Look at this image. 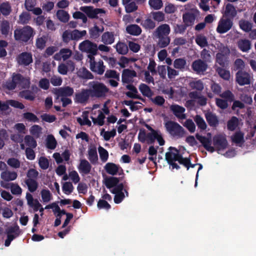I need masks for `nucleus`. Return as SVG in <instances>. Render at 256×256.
Returning <instances> with one entry per match:
<instances>
[{
  "mask_svg": "<svg viewBox=\"0 0 256 256\" xmlns=\"http://www.w3.org/2000/svg\"><path fill=\"white\" fill-rule=\"evenodd\" d=\"M166 158L172 167V169H178L180 166L176 164V161H178L180 164H183L188 169L190 164V160L188 158H184L180 154V151L175 148L170 147L168 151L166 154Z\"/></svg>",
  "mask_w": 256,
  "mask_h": 256,
  "instance_id": "obj_1",
  "label": "nucleus"
},
{
  "mask_svg": "<svg viewBox=\"0 0 256 256\" xmlns=\"http://www.w3.org/2000/svg\"><path fill=\"white\" fill-rule=\"evenodd\" d=\"M30 81L29 78H24L20 74H14L12 80L8 81L6 84V87L8 90H12L18 86L23 88L30 86Z\"/></svg>",
  "mask_w": 256,
  "mask_h": 256,
  "instance_id": "obj_2",
  "label": "nucleus"
},
{
  "mask_svg": "<svg viewBox=\"0 0 256 256\" xmlns=\"http://www.w3.org/2000/svg\"><path fill=\"white\" fill-rule=\"evenodd\" d=\"M138 139L142 142H146L148 144H152L155 140H156L160 146L164 144L165 141L163 138L162 134L160 138L157 136L154 133L146 132L144 130H140L138 133Z\"/></svg>",
  "mask_w": 256,
  "mask_h": 256,
  "instance_id": "obj_3",
  "label": "nucleus"
},
{
  "mask_svg": "<svg viewBox=\"0 0 256 256\" xmlns=\"http://www.w3.org/2000/svg\"><path fill=\"white\" fill-rule=\"evenodd\" d=\"M34 34L35 32L34 29L28 26L16 29L14 32L15 39L24 42H28L34 36Z\"/></svg>",
  "mask_w": 256,
  "mask_h": 256,
  "instance_id": "obj_4",
  "label": "nucleus"
},
{
  "mask_svg": "<svg viewBox=\"0 0 256 256\" xmlns=\"http://www.w3.org/2000/svg\"><path fill=\"white\" fill-rule=\"evenodd\" d=\"M164 126L166 131L172 136L182 138L185 134V130L178 124L168 120L164 122Z\"/></svg>",
  "mask_w": 256,
  "mask_h": 256,
  "instance_id": "obj_5",
  "label": "nucleus"
},
{
  "mask_svg": "<svg viewBox=\"0 0 256 256\" xmlns=\"http://www.w3.org/2000/svg\"><path fill=\"white\" fill-rule=\"evenodd\" d=\"M91 88L90 90L92 96L104 97L108 92V88L104 84L98 82H92L91 84Z\"/></svg>",
  "mask_w": 256,
  "mask_h": 256,
  "instance_id": "obj_6",
  "label": "nucleus"
},
{
  "mask_svg": "<svg viewBox=\"0 0 256 256\" xmlns=\"http://www.w3.org/2000/svg\"><path fill=\"white\" fill-rule=\"evenodd\" d=\"M91 118L95 124L100 126L104 124L105 116L100 109V104H96L93 106L91 112Z\"/></svg>",
  "mask_w": 256,
  "mask_h": 256,
  "instance_id": "obj_7",
  "label": "nucleus"
},
{
  "mask_svg": "<svg viewBox=\"0 0 256 256\" xmlns=\"http://www.w3.org/2000/svg\"><path fill=\"white\" fill-rule=\"evenodd\" d=\"M88 62L90 64V68L92 71L98 74H102L104 72L105 66L102 60H100L98 62H96L92 54H88Z\"/></svg>",
  "mask_w": 256,
  "mask_h": 256,
  "instance_id": "obj_8",
  "label": "nucleus"
},
{
  "mask_svg": "<svg viewBox=\"0 0 256 256\" xmlns=\"http://www.w3.org/2000/svg\"><path fill=\"white\" fill-rule=\"evenodd\" d=\"M79 49L82 52H85L88 54H92L93 56L97 54L98 46L96 44L89 40H86L79 44Z\"/></svg>",
  "mask_w": 256,
  "mask_h": 256,
  "instance_id": "obj_9",
  "label": "nucleus"
},
{
  "mask_svg": "<svg viewBox=\"0 0 256 256\" xmlns=\"http://www.w3.org/2000/svg\"><path fill=\"white\" fill-rule=\"evenodd\" d=\"M80 10L90 18H97L98 16H101L106 13V11L102 8H95L89 6H81Z\"/></svg>",
  "mask_w": 256,
  "mask_h": 256,
  "instance_id": "obj_10",
  "label": "nucleus"
},
{
  "mask_svg": "<svg viewBox=\"0 0 256 256\" xmlns=\"http://www.w3.org/2000/svg\"><path fill=\"white\" fill-rule=\"evenodd\" d=\"M198 14V11L196 8H190V11L186 12L182 14V20L186 26L193 25L196 17Z\"/></svg>",
  "mask_w": 256,
  "mask_h": 256,
  "instance_id": "obj_11",
  "label": "nucleus"
},
{
  "mask_svg": "<svg viewBox=\"0 0 256 256\" xmlns=\"http://www.w3.org/2000/svg\"><path fill=\"white\" fill-rule=\"evenodd\" d=\"M251 76L244 70H240L236 74V81L240 86L250 84Z\"/></svg>",
  "mask_w": 256,
  "mask_h": 256,
  "instance_id": "obj_12",
  "label": "nucleus"
},
{
  "mask_svg": "<svg viewBox=\"0 0 256 256\" xmlns=\"http://www.w3.org/2000/svg\"><path fill=\"white\" fill-rule=\"evenodd\" d=\"M90 94V90L82 89L75 94L74 101L76 103L84 104L88 100Z\"/></svg>",
  "mask_w": 256,
  "mask_h": 256,
  "instance_id": "obj_13",
  "label": "nucleus"
},
{
  "mask_svg": "<svg viewBox=\"0 0 256 256\" xmlns=\"http://www.w3.org/2000/svg\"><path fill=\"white\" fill-rule=\"evenodd\" d=\"M136 76V72L129 69H124L122 72V79L123 83L130 84L134 82V78Z\"/></svg>",
  "mask_w": 256,
  "mask_h": 256,
  "instance_id": "obj_14",
  "label": "nucleus"
},
{
  "mask_svg": "<svg viewBox=\"0 0 256 256\" xmlns=\"http://www.w3.org/2000/svg\"><path fill=\"white\" fill-rule=\"evenodd\" d=\"M55 94L57 96V98L60 97H68L73 95L74 90L72 88L68 86H62L55 90Z\"/></svg>",
  "mask_w": 256,
  "mask_h": 256,
  "instance_id": "obj_15",
  "label": "nucleus"
},
{
  "mask_svg": "<svg viewBox=\"0 0 256 256\" xmlns=\"http://www.w3.org/2000/svg\"><path fill=\"white\" fill-rule=\"evenodd\" d=\"M106 172L110 175L114 176L120 174L122 172V168L118 164L112 162H108L104 166Z\"/></svg>",
  "mask_w": 256,
  "mask_h": 256,
  "instance_id": "obj_16",
  "label": "nucleus"
},
{
  "mask_svg": "<svg viewBox=\"0 0 256 256\" xmlns=\"http://www.w3.org/2000/svg\"><path fill=\"white\" fill-rule=\"evenodd\" d=\"M216 70L219 75L222 78H224V56L222 53H218L216 54Z\"/></svg>",
  "mask_w": 256,
  "mask_h": 256,
  "instance_id": "obj_17",
  "label": "nucleus"
},
{
  "mask_svg": "<svg viewBox=\"0 0 256 256\" xmlns=\"http://www.w3.org/2000/svg\"><path fill=\"white\" fill-rule=\"evenodd\" d=\"M9 106L20 109H23L24 108V106L22 104L16 100H8L6 102H2L0 101V110H6L8 109Z\"/></svg>",
  "mask_w": 256,
  "mask_h": 256,
  "instance_id": "obj_18",
  "label": "nucleus"
},
{
  "mask_svg": "<svg viewBox=\"0 0 256 256\" xmlns=\"http://www.w3.org/2000/svg\"><path fill=\"white\" fill-rule=\"evenodd\" d=\"M123 188V184H120L116 186V189L110 190V192L112 193L116 194L114 198V201L116 204L120 203L124 198V195L122 192Z\"/></svg>",
  "mask_w": 256,
  "mask_h": 256,
  "instance_id": "obj_19",
  "label": "nucleus"
},
{
  "mask_svg": "<svg viewBox=\"0 0 256 256\" xmlns=\"http://www.w3.org/2000/svg\"><path fill=\"white\" fill-rule=\"evenodd\" d=\"M170 110L178 118L184 119L186 118L185 108L184 107L176 104H172L170 106Z\"/></svg>",
  "mask_w": 256,
  "mask_h": 256,
  "instance_id": "obj_20",
  "label": "nucleus"
},
{
  "mask_svg": "<svg viewBox=\"0 0 256 256\" xmlns=\"http://www.w3.org/2000/svg\"><path fill=\"white\" fill-rule=\"evenodd\" d=\"M26 198L28 206L33 208L34 210L36 212L41 207L42 204L36 199H34L32 196L29 192H27Z\"/></svg>",
  "mask_w": 256,
  "mask_h": 256,
  "instance_id": "obj_21",
  "label": "nucleus"
},
{
  "mask_svg": "<svg viewBox=\"0 0 256 256\" xmlns=\"http://www.w3.org/2000/svg\"><path fill=\"white\" fill-rule=\"evenodd\" d=\"M196 136L206 150L210 152L214 151V148L212 146V140L210 138L202 136L198 134H196Z\"/></svg>",
  "mask_w": 256,
  "mask_h": 256,
  "instance_id": "obj_22",
  "label": "nucleus"
},
{
  "mask_svg": "<svg viewBox=\"0 0 256 256\" xmlns=\"http://www.w3.org/2000/svg\"><path fill=\"white\" fill-rule=\"evenodd\" d=\"M207 67V64L201 60H196L192 64L194 70L198 74L204 72L206 70Z\"/></svg>",
  "mask_w": 256,
  "mask_h": 256,
  "instance_id": "obj_23",
  "label": "nucleus"
},
{
  "mask_svg": "<svg viewBox=\"0 0 256 256\" xmlns=\"http://www.w3.org/2000/svg\"><path fill=\"white\" fill-rule=\"evenodd\" d=\"M24 143L20 144V148L22 150L25 149V145L30 148H35L37 146L36 140H34L33 136L30 135H26L24 136Z\"/></svg>",
  "mask_w": 256,
  "mask_h": 256,
  "instance_id": "obj_24",
  "label": "nucleus"
},
{
  "mask_svg": "<svg viewBox=\"0 0 256 256\" xmlns=\"http://www.w3.org/2000/svg\"><path fill=\"white\" fill-rule=\"evenodd\" d=\"M16 230L14 227H10L6 230L7 238L5 241V246H9L11 242L18 236Z\"/></svg>",
  "mask_w": 256,
  "mask_h": 256,
  "instance_id": "obj_25",
  "label": "nucleus"
},
{
  "mask_svg": "<svg viewBox=\"0 0 256 256\" xmlns=\"http://www.w3.org/2000/svg\"><path fill=\"white\" fill-rule=\"evenodd\" d=\"M88 153L90 161L93 164L98 163V156L96 148L94 146L90 145L88 146Z\"/></svg>",
  "mask_w": 256,
  "mask_h": 256,
  "instance_id": "obj_26",
  "label": "nucleus"
},
{
  "mask_svg": "<svg viewBox=\"0 0 256 256\" xmlns=\"http://www.w3.org/2000/svg\"><path fill=\"white\" fill-rule=\"evenodd\" d=\"M18 62L20 64L28 65L32 62V56L30 53L23 52L18 56Z\"/></svg>",
  "mask_w": 256,
  "mask_h": 256,
  "instance_id": "obj_27",
  "label": "nucleus"
},
{
  "mask_svg": "<svg viewBox=\"0 0 256 256\" xmlns=\"http://www.w3.org/2000/svg\"><path fill=\"white\" fill-rule=\"evenodd\" d=\"M72 51L68 48H62L59 52L56 53L54 56V58L57 60H60L62 59L66 60L68 59L72 55Z\"/></svg>",
  "mask_w": 256,
  "mask_h": 256,
  "instance_id": "obj_28",
  "label": "nucleus"
},
{
  "mask_svg": "<svg viewBox=\"0 0 256 256\" xmlns=\"http://www.w3.org/2000/svg\"><path fill=\"white\" fill-rule=\"evenodd\" d=\"M170 32V26L168 24H162L157 28L156 33L157 36H168Z\"/></svg>",
  "mask_w": 256,
  "mask_h": 256,
  "instance_id": "obj_29",
  "label": "nucleus"
},
{
  "mask_svg": "<svg viewBox=\"0 0 256 256\" xmlns=\"http://www.w3.org/2000/svg\"><path fill=\"white\" fill-rule=\"evenodd\" d=\"M78 168L80 173L86 174L90 172L91 166L86 160H81Z\"/></svg>",
  "mask_w": 256,
  "mask_h": 256,
  "instance_id": "obj_30",
  "label": "nucleus"
},
{
  "mask_svg": "<svg viewBox=\"0 0 256 256\" xmlns=\"http://www.w3.org/2000/svg\"><path fill=\"white\" fill-rule=\"evenodd\" d=\"M206 118L208 124L212 127H216L218 124V120L214 114L211 112H207L205 114Z\"/></svg>",
  "mask_w": 256,
  "mask_h": 256,
  "instance_id": "obj_31",
  "label": "nucleus"
},
{
  "mask_svg": "<svg viewBox=\"0 0 256 256\" xmlns=\"http://www.w3.org/2000/svg\"><path fill=\"white\" fill-rule=\"evenodd\" d=\"M238 48L243 52H248L252 46L251 42L246 39H240L238 42Z\"/></svg>",
  "mask_w": 256,
  "mask_h": 256,
  "instance_id": "obj_32",
  "label": "nucleus"
},
{
  "mask_svg": "<svg viewBox=\"0 0 256 256\" xmlns=\"http://www.w3.org/2000/svg\"><path fill=\"white\" fill-rule=\"evenodd\" d=\"M17 176L18 174L16 172L8 170H5L2 172L0 174L1 178L6 182L14 180Z\"/></svg>",
  "mask_w": 256,
  "mask_h": 256,
  "instance_id": "obj_33",
  "label": "nucleus"
},
{
  "mask_svg": "<svg viewBox=\"0 0 256 256\" xmlns=\"http://www.w3.org/2000/svg\"><path fill=\"white\" fill-rule=\"evenodd\" d=\"M232 142L238 146H241L244 142V134L239 131L236 132L232 136Z\"/></svg>",
  "mask_w": 256,
  "mask_h": 256,
  "instance_id": "obj_34",
  "label": "nucleus"
},
{
  "mask_svg": "<svg viewBox=\"0 0 256 256\" xmlns=\"http://www.w3.org/2000/svg\"><path fill=\"white\" fill-rule=\"evenodd\" d=\"M114 34L113 32H107L102 36V42L105 44H112L114 41Z\"/></svg>",
  "mask_w": 256,
  "mask_h": 256,
  "instance_id": "obj_35",
  "label": "nucleus"
},
{
  "mask_svg": "<svg viewBox=\"0 0 256 256\" xmlns=\"http://www.w3.org/2000/svg\"><path fill=\"white\" fill-rule=\"evenodd\" d=\"M127 33L132 36H138L142 32L141 28L136 24H130L126 27Z\"/></svg>",
  "mask_w": 256,
  "mask_h": 256,
  "instance_id": "obj_36",
  "label": "nucleus"
},
{
  "mask_svg": "<svg viewBox=\"0 0 256 256\" xmlns=\"http://www.w3.org/2000/svg\"><path fill=\"white\" fill-rule=\"evenodd\" d=\"M104 30V28L103 26H98L97 25H95L94 27L90 30V37L93 38H96L100 36V34L103 32Z\"/></svg>",
  "mask_w": 256,
  "mask_h": 256,
  "instance_id": "obj_37",
  "label": "nucleus"
},
{
  "mask_svg": "<svg viewBox=\"0 0 256 256\" xmlns=\"http://www.w3.org/2000/svg\"><path fill=\"white\" fill-rule=\"evenodd\" d=\"M118 179L115 177H110L105 180V185L110 189H116L118 184Z\"/></svg>",
  "mask_w": 256,
  "mask_h": 256,
  "instance_id": "obj_38",
  "label": "nucleus"
},
{
  "mask_svg": "<svg viewBox=\"0 0 256 256\" xmlns=\"http://www.w3.org/2000/svg\"><path fill=\"white\" fill-rule=\"evenodd\" d=\"M214 144L218 152L224 148V138L222 135H216L213 138Z\"/></svg>",
  "mask_w": 256,
  "mask_h": 256,
  "instance_id": "obj_39",
  "label": "nucleus"
},
{
  "mask_svg": "<svg viewBox=\"0 0 256 256\" xmlns=\"http://www.w3.org/2000/svg\"><path fill=\"white\" fill-rule=\"evenodd\" d=\"M236 15V11L234 6L232 4H227L225 8V16H229L233 19Z\"/></svg>",
  "mask_w": 256,
  "mask_h": 256,
  "instance_id": "obj_40",
  "label": "nucleus"
},
{
  "mask_svg": "<svg viewBox=\"0 0 256 256\" xmlns=\"http://www.w3.org/2000/svg\"><path fill=\"white\" fill-rule=\"evenodd\" d=\"M139 90L144 96L150 98L152 96L153 92L150 87L144 84H141L138 87Z\"/></svg>",
  "mask_w": 256,
  "mask_h": 256,
  "instance_id": "obj_41",
  "label": "nucleus"
},
{
  "mask_svg": "<svg viewBox=\"0 0 256 256\" xmlns=\"http://www.w3.org/2000/svg\"><path fill=\"white\" fill-rule=\"evenodd\" d=\"M240 28L245 32H250L252 28V24L245 20H240L239 21Z\"/></svg>",
  "mask_w": 256,
  "mask_h": 256,
  "instance_id": "obj_42",
  "label": "nucleus"
},
{
  "mask_svg": "<svg viewBox=\"0 0 256 256\" xmlns=\"http://www.w3.org/2000/svg\"><path fill=\"white\" fill-rule=\"evenodd\" d=\"M42 200L43 202L48 203L52 199V195L50 192L46 189H42L40 192Z\"/></svg>",
  "mask_w": 256,
  "mask_h": 256,
  "instance_id": "obj_43",
  "label": "nucleus"
},
{
  "mask_svg": "<svg viewBox=\"0 0 256 256\" xmlns=\"http://www.w3.org/2000/svg\"><path fill=\"white\" fill-rule=\"evenodd\" d=\"M25 182L28 186V190L31 192H35L38 188V182L32 178H28L25 180Z\"/></svg>",
  "mask_w": 256,
  "mask_h": 256,
  "instance_id": "obj_44",
  "label": "nucleus"
},
{
  "mask_svg": "<svg viewBox=\"0 0 256 256\" xmlns=\"http://www.w3.org/2000/svg\"><path fill=\"white\" fill-rule=\"evenodd\" d=\"M192 98L196 100V102L201 106H204L206 104V98L204 96H200L196 92H192L189 94Z\"/></svg>",
  "mask_w": 256,
  "mask_h": 256,
  "instance_id": "obj_45",
  "label": "nucleus"
},
{
  "mask_svg": "<svg viewBox=\"0 0 256 256\" xmlns=\"http://www.w3.org/2000/svg\"><path fill=\"white\" fill-rule=\"evenodd\" d=\"M42 128L38 125L34 124L30 128V134L36 138H40L42 134Z\"/></svg>",
  "mask_w": 256,
  "mask_h": 256,
  "instance_id": "obj_46",
  "label": "nucleus"
},
{
  "mask_svg": "<svg viewBox=\"0 0 256 256\" xmlns=\"http://www.w3.org/2000/svg\"><path fill=\"white\" fill-rule=\"evenodd\" d=\"M57 142L52 134H48L46 138V145L48 148L54 150L56 148Z\"/></svg>",
  "mask_w": 256,
  "mask_h": 256,
  "instance_id": "obj_47",
  "label": "nucleus"
},
{
  "mask_svg": "<svg viewBox=\"0 0 256 256\" xmlns=\"http://www.w3.org/2000/svg\"><path fill=\"white\" fill-rule=\"evenodd\" d=\"M194 120L200 129L202 130H206L207 125L202 117L199 115H196L194 118Z\"/></svg>",
  "mask_w": 256,
  "mask_h": 256,
  "instance_id": "obj_48",
  "label": "nucleus"
},
{
  "mask_svg": "<svg viewBox=\"0 0 256 256\" xmlns=\"http://www.w3.org/2000/svg\"><path fill=\"white\" fill-rule=\"evenodd\" d=\"M58 18L63 22H66L70 19L69 14L64 10H58L56 12Z\"/></svg>",
  "mask_w": 256,
  "mask_h": 256,
  "instance_id": "obj_49",
  "label": "nucleus"
},
{
  "mask_svg": "<svg viewBox=\"0 0 256 256\" xmlns=\"http://www.w3.org/2000/svg\"><path fill=\"white\" fill-rule=\"evenodd\" d=\"M48 40V36H42L38 37L36 42V48L40 50H42L46 46V44Z\"/></svg>",
  "mask_w": 256,
  "mask_h": 256,
  "instance_id": "obj_50",
  "label": "nucleus"
},
{
  "mask_svg": "<svg viewBox=\"0 0 256 256\" xmlns=\"http://www.w3.org/2000/svg\"><path fill=\"white\" fill-rule=\"evenodd\" d=\"M98 152L101 161L104 163L106 162L108 160L109 156L108 152L101 146L98 148Z\"/></svg>",
  "mask_w": 256,
  "mask_h": 256,
  "instance_id": "obj_51",
  "label": "nucleus"
},
{
  "mask_svg": "<svg viewBox=\"0 0 256 256\" xmlns=\"http://www.w3.org/2000/svg\"><path fill=\"white\" fill-rule=\"evenodd\" d=\"M74 190V186L70 182H64L62 184V190L66 195H70L71 194Z\"/></svg>",
  "mask_w": 256,
  "mask_h": 256,
  "instance_id": "obj_52",
  "label": "nucleus"
},
{
  "mask_svg": "<svg viewBox=\"0 0 256 256\" xmlns=\"http://www.w3.org/2000/svg\"><path fill=\"white\" fill-rule=\"evenodd\" d=\"M238 124V120L236 116H232L230 120L228 122L227 127L230 130L233 131L235 130Z\"/></svg>",
  "mask_w": 256,
  "mask_h": 256,
  "instance_id": "obj_53",
  "label": "nucleus"
},
{
  "mask_svg": "<svg viewBox=\"0 0 256 256\" xmlns=\"http://www.w3.org/2000/svg\"><path fill=\"white\" fill-rule=\"evenodd\" d=\"M23 118L30 122H38V118L33 113L27 112L23 114Z\"/></svg>",
  "mask_w": 256,
  "mask_h": 256,
  "instance_id": "obj_54",
  "label": "nucleus"
},
{
  "mask_svg": "<svg viewBox=\"0 0 256 256\" xmlns=\"http://www.w3.org/2000/svg\"><path fill=\"white\" fill-rule=\"evenodd\" d=\"M158 45L161 48L166 47L170 42V38L168 36H158Z\"/></svg>",
  "mask_w": 256,
  "mask_h": 256,
  "instance_id": "obj_55",
  "label": "nucleus"
},
{
  "mask_svg": "<svg viewBox=\"0 0 256 256\" xmlns=\"http://www.w3.org/2000/svg\"><path fill=\"white\" fill-rule=\"evenodd\" d=\"M77 122L81 125H86L90 126L91 125V122L88 120V114L86 113H84L80 117L77 118Z\"/></svg>",
  "mask_w": 256,
  "mask_h": 256,
  "instance_id": "obj_56",
  "label": "nucleus"
},
{
  "mask_svg": "<svg viewBox=\"0 0 256 256\" xmlns=\"http://www.w3.org/2000/svg\"><path fill=\"white\" fill-rule=\"evenodd\" d=\"M116 134V130L113 129L111 131H105L102 130L100 132V135L103 136L105 140H109L110 138H114Z\"/></svg>",
  "mask_w": 256,
  "mask_h": 256,
  "instance_id": "obj_57",
  "label": "nucleus"
},
{
  "mask_svg": "<svg viewBox=\"0 0 256 256\" xmlns=\"http://www.w3.org/2000/svg\"><path fill=\"white\" fill-rule=\"evenodd\" d=\"M116 48L117 52L121 54H126L128 52L127 45L123 42H118L116 45Z\"/></svg>",
  "mask_w": 256,
  "mask_h": 256,
  "instance_id": "obj_58",
  "label": "nucleus"
},
{
  "mask_svg": "<svg viewBox=\"0 0 256 256\" xmlns=\"http://www.w3.org/2000/svg\"><path fill=\"white\" fill-rule=\"evenodd\" d=\"M234 100V94L230 90H225V109L228 106V102H233Z\"/></svg>",
  "mask_w": 256,
  "mask_h": 256,
  "instance_id": "obj_59",
  "label": "nucleus"
},
{
  "mask_svg": "<svg viewBox=\"0 0 256 256\" xmlns=\"http://www.w3.org/2000/svg\"><path fill=\"white\" fill-rule=\"evenodd\" d=\"M148 4L151 8L156 10L160 9L163 6L162 0H149Z\"/></svg>",
  "mask_w": 256,
  "mask_h": 256,
  "instance_id": "obj_60",
  "label": "nucleus"
},
{
  "mask_svg": "<svg viewBox=\"0 0 256 256\" xmlns=\"http://www.w3.org/2000/svg\"><path fill=\"white\" fill-rule=\"evenodd\" d=\"M136 59L133 58H128L125 56H122L119 60L118 64L122 68H124L128 66L130 62H135Z\"/></svg>",
  "mask_w": 256,
  "mask_h": 256,
  "instance_id": "obj_61",
  "label": "nucleus"
},
{
  "mask_svg": "<svg viewBox=\"0 0 256 256\" xmlns=\"http://www.w3.org/2000/svg\"><path fill=\"white\" fill-rule=\"evenodd\" d=\"M0 10L4 15H8L11 12V7L8 2H4L0 5Z\"/></svg>",
  "mask_w": 256,
  "mask_h": 256,
  "instance_id": "obj_62",
  "label": "nucleus"
},
{
  "mask_svg": "<svg viewBox=\"0 0 256 256\" xmlns=\"http://www.w3.org/2000/svg\"><path fill=\"white\" fill-rule=\"evenodd\" d=\"M196 42L202 48L205 47L208 44L206 38L202 35H198L196 37Z\"/></svg>",
  "mask_w": 256,
  "mask_h": 256,
  "instance_id": "obj_63",
  "label": "nucleus"
},
{
  "mask_svg": "<svg viewBox=\"0 0 256 256\" xmlns=\"http://www.w3.org/2000/svg\"><path fill=\"white\" fill-rule=\"evenodd\" d=\"M186 64V61L184 58H177L174 62V66L177 69L184 68Z\"/></svg>",
  "mask_w": 256,
  "mask_h": 256,
  "instance_id": "obj_64",
  "label": "nucleus"
}]
</instances>
